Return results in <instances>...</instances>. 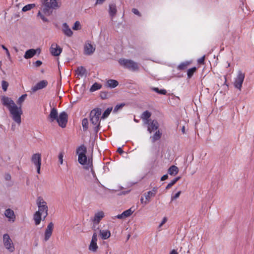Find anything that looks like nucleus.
Here are the masks:
<instances>
[{"label":"nucleus","instance_id":"nucleus-1","mask_svg":"<svg viewBox=\"0 0 254 254\" xmlns=\"http://www.w3.org/2000/svg\"><path fill=\"white\" fill-rule=\"evenodd\" d=\"M1 103L9 112L10 116L13 121L18 125L21 123V116L23 111L21 107L18 106L10 98L6 96L1 97Z\"/></svg>","mask_w":254,"mask_h":254},{"label":"nucleus","instance_id":"nucleus-2","mask_svg":"<svg viewBox=\"0 0 254 254\" xmlns=\"http://www.w3.org/2000/svg\"><path fill=\"white\" fill-rule=\"evenodd\" d=\"M102 113L101 109L95 108L92 110L90 114V121L91 124L94 126V130L97 133L100 128V118Z\"/></svg>","mask_w":254,"mask_h":254},{"label":"nucleus","instance_id":"nucleus-3","mask_svg":"<svg viewBox=\"0 0 254 254\" xmlns=\"http://www.w3.org/2000/svg\"><path fill=\"white\" fill-rule=\"evenodd\" d=\"M78 161L80 164L85 165L84 169L90 170L93 177H96L95 173L93 169L92 159H88L87 160L86 154L83 155L80 153L78 155Z\"/></svg>","mask_w":254,"mask_h":254},{"label":"nucleus","instance_id":"nucleus-4","mask_svg":"<svg viewBox=\"0 0 254 254\" xmlns=\"http://www.w3.org/2000/svg\"><path fill=\"white\" fill-rule=\"evenodd\" d=\"M43 5V12L48 15L51 14L52 10L58 7L57 0H41Z\"/></svg>","mask_w":254,"mask_h":254},{"label":"nucleus","instance_id":"nucleus-5","mask_svg":"<svg viewBox=\"0 0 254 254\" xmlns=\"http://www.w3.org/2000/svg\"><path fill=\"white\" fill-rule=\"evenodd\" d=\"M119 63L124 67L133 71H136L139 69L138 64L131 60L120 59Z\"/></svg>","mask_w":254,"mask_h":254},{"label":"nucleus","instance_id":"nucleus-6","mask_svg":"<svg viewBox=\"0 0 254 254\" xmlns=\"http://www.w3.org/2000/svg\"><path fill=\"white\" fill-rule=\"evenodd\" d=\"M3 244L5 248L10 253H12L15 250L14 245L12 240L8 234L3 235Z\"/></svg>","mask_w":254,"mask_h":254},{"label":"nucleus","instance_id":"nucleus-7","mask_svg":"<svg viewBox=\"0 0 254 254\" xmlns=\"http://www.w3.org/2000/svg\"><path fill=\"white\" fill-rule=\"evenodd\" d=\"M37 204L38 207V211L37 212H40L41 214L43 213L45 214L44 218L45 219L48 215V208L46 202L45 201L42 197H38L37 198Z\"/></svg>","mask_w":254,"mask_h":254},{"label":"nucleus","instance_id":"nucleus-8","mask_svg":"<svg viewBox=\"0 0 254 254\" xmlns=\"http://www.w3.org/2000/svg\"><path fill=\"white\" fill-rule=\"evenodd\" d=\"M245 77V73L241 70H239L237 76L235 78L234 85L236 88L239 89L240 91L241 90Z\"/></svg>","mask_w":254,"mask_h":254},{"label":"nucleus","instance_id":"nucleus-9","mask_svg":"<svg viewBox=\"0 0 254 254\" xmlns=\"http://www.w3.org/2000/svg\"><path fill=\"white\" fill-rule=\"evenodd\" d=\"M56 121L59 126L62 128L65 127L67 122V114L65 112L61 113Z\"/></svg>","mask_w":254,"mask_h":254},{"label":"nucleus","instance_id":"nucleus-10","mask_svg":"<svg viewBox=\"0 0 254 254\" xmlns=\"http://www.w3.org/2000/svg\"><path fill=\"white\" fill-rule=\"evenodd\" d=\"M62 52V49L56 43H53L50 48L51 54L54 56H59Z\"/></svg>","mask_w":254,"mask_h":254},{"label":"nucleus","instance_id":"nucleus-11","mask_svg":"<svg viewBox=\"0 0 254 254\" xmlns=\"http://www.w3.org/2000/svg\"><path fill=\"white\" fill-rule=\"evenodd\" d=\"M31 161L35 167L41 166V154L39 153L33 154L31 156Z\"/></svg>","mask_w":254,"mask_h":254},{"label":"nucleus","instance_id":"nucleus-12","mask_svg":"<svg viewBox=\"0 0 254 254\" xmlns=\"http://www.w3.org/2000/svg\"><path fill=\"white\" fill-rule=\"evenodd\" d=\"M4 214L9 222H14L15 221L16 216L13 210L12 209L10 208L6 209L4 211Z\"/></svg>","mask_w":254,"mask_h":254},{"label":"nucleus","instance_id":"nucleus-13","mask_svg":"<svg viewBox=\"0 0 254 254\" xmlns=\"http://www.w3.org/2000/svg\"><path fill=\"white\" fill-rule=\"evenodd\" d=\"M146 124L148 125L147 130L150 133L152 131L157 130L159 127V125L156 120H151L149 122V124Z\"/></svg>","mask_w":254,"mask_h":254},{"label":"nucleus","instance_id":"nucleus-14","mask_svg":"<svg viewBox=\"0 0 254 254\" xmlns=\"http://www.w3.org/2000/svg\"><path fill=\"white\" fill-rule=\"evenodd\" d=\"M95 50V47L90 43H86L84 46V53L86 55H92Z\"/></svg>","mask_w":254,"mask_h":254},{"label":"nucleus","instance_id":"nucleus-15","mask_svg":"<svg viewBox=\"0 0 254 254\" xmlns=\"http://www.w3.org/2000/svg\"><path fill=\"white\" fill-rule=\"evenodd\" d=\"M54 228V224L52 222H50L47 226L45 232V241H47L51 237Z\"/></svg>","mask_w":254,"mask_h":254},{"label":"nucleus","instance_id":"nucleus-16","mask_svg":"<svg viewBox=\"0 0 254 254\" xmlns=\"http://www.w3.org/2000/svg\"><path fill=\"white\" fill-rule=\"evenodd\" d=\"M62 30L64 35L68 37H71L73 33L68 24L65 22L63 23Z\"/></svg>","mask_w":254,"mask_h":254},{"label":"nucleus","instance_id":"nucleus-17","mask_svg":"<svg viewBox=\"0 0 254 254\" xmlns=\"http://www.w3.org/2000/svg\"><path fill=\"white\" fill-rule=\"evenodd\" d=\"M48 85V82L43 80L38 82L34 86L32 87V90L33 92H36L38 90L42 89L46 87Z\"/></svg>","mask_w":254,"mask_h":254},{"label":"nucleus","instance_id":"nucleus-18","mask_svg":"<svg viewBox=\"0 0 254 254\" xmlns=\"http://www.w3.org/2000/svg\"><path fill=\"white\" fill-rule=\"evenodd\" d=\"M133 212V211L129 208L126 211H124L121 214H119L115 216V218H118L120 219H125L129 216H130Z\"/></svg>","mask_w":254,"mask_h":254},{"label":"nucleus","instance_id":"nucleus-19","mask_svg":"<svg viewBox=\"0 0 254 254\" xmlns=\"http://www.w3.org/2000/svg\"><path fill=\"white\" fill-rule=\"evenodd\" d=\"M58 117L57 109L56 108H53L49 115V119L50 122H53L54 121H56L57 119H58Z\"/></svg>","mask_w":254,"mask_h":254},{"label":"nucleus","instance_id":"nucleus-20","mask_svg":"<svg viewBox=\"0 0 254 254\" xmlns=\"http://www.w3.org/2000/svg\"><path fill=\"white\" fill-rule=\"evenodd\" d=\"M37 51L40 52V50L39 49H37L36 50L31 49L27 50L24 55V58L26 59L32 58L34 55H35Z\"/></svg>","mask_w":254,"mask_h":254},{"label":"nucleus","instance_id":"nucleus-21","mask_svg":"<svg viewBox=\"0 0 254 254\" xmlns=\"http://www.w3.org/2000/svg\"><path fill=\"white\" fill-rule=\"evenodd\" d=\"M104 217V213L102 211H99L95 213L92 220L94 223L98 224Z\"/></svg>","mask_w":254,"mask_h":254},{"label":"nucleus","instance_id":"nucleus-22","mask_svg":"<svg viewBox=\"0 0 254 254\" xmlns=\"http://www.w3.org/2000/svg\"><path fill=\"white\" fill-rule=\"evenodd\" d=\"M151 115V113L148 111H145L142 114L141 119L144 121V124H149V122L151 121L149 119Z\"/></svg>","mask_w":254,"mask_h":254},{"label":"nucleus","instance_id":"nucleus-23","mask_svg":"<svg viewBox=\"0 0 254 254\" xmlns=\"http://www.w3.org/2000/svg\"><path fill=\"white\" fill-rule=\"evenodd\" d=\"M161 136L162 132L159 130L156 131L152 136H150L152 142L154 143L160 139Z\"/></svg>","mask_w":254,"mask_h":254},{"label":"nucleus","instance_id":"nucleus-24","mask_svg":"<svg viewBox=\"0 0 254 254\" xmlns=\"http://www.w3.org/2000/svg\"><path fill=\"white\" fill-rule=\"evenodd\" d=\"M106 84L108 87L114 88L118 85L119 82L116 80L109 79L107 81Z\"/></svg>","mask_w":254,"mask_h":254},{"label":"nucleus","instance_id":"nucleus-25","mask_svg":"<svg viewBox=\"0 0 254 254\" xmlns=\"http://www.w3.org/2000/svg\"><path fill=\"white\" fill-rule=\"evenodd\" d=\"M178 172H179L178 168L175 165L171 166L168 169V174L171 176L176 175L178 173Z\"/></svg>","mask_w":254,"mask_h":254},{"label":"nucleus","instance_id":"nucleus-26","mask_svg":"<svg viewBox=\"0 0 254 254\" xmlns=\"http://www.w3.org/2000/svg\"><path fill=\"white\" fill-rule=\"evenodd\" d=\"M144 195L145 198V200L144 201L145 205L148 204L150 201L151 198L155 196L153 193L151 192V191H148L147 192H145Z\"/></svg>","mask_w":254,"mask_h":254},{"label":"nucleus","instance_id":"nucleus-27","mask_svg":"<svg viewBox=\"0 0 254 254\" xmlns=\"http://www.w3.org/2000/svg\"><path fill=\"white\" fill-rule=\"evenodd\" d=\"M109 13L110 16L112 17H113L115 16L117 13V8L115 4H109Z\"/></svg>","mask_w":254,"mask_h":254},{"label":"nucleus","instance_id":"nucleus-28","mask_svg":"<svg viewBox=\"0 0 254 254\" xmlns=\"http://www.w3.org/2000/svg\"><path fill=\"white\" fill-rule=\"evenodd\" d=\"M100 234L103 240L107 239L111 236L110 232L109 230H100Z\"/></svg>","mask_w":254,"mask_h":254},{"label":"nucleus","instance_id":"nucleus-29","mask_svg":"<svg viewBox=\"0 0 254 254\" xmlns=\"http://www.w3.org/2000/svg\"><path fill=\"white\" fill-rule=\"evenodd\" d=\"M42 214L40 212H36L34 215V220L36 225H39L41 220Z\"/></svg>","mask_w":254,"mask_h":254},{"label":"nucleus","instance_id":"nucleus-30","mask_svg":"<svg viewBox=\"0 0 254 254\" xmlns=\"http://www.w3.org/2000/svg\"><path fill=\"white\" fill-rule=\"evenodd\" d=\"M87 148L84 145H81L76 149V153L79 155L80 153L83 155L86 154Z\"/></svg>","mask_w":254,"mask_h":254},{"label":"nucleus","instance_id":"nucleus-31","mask_svg":"<svg viewBox=\"0 0 254 254\" xmlns=\"http://www.w3.org/2000/svg\"><path fill=\"white\" fill-rule=\"evenodd\" d=\"M190 64V62H184L181 63L180 64L178 65L177 68L178 70H184L186 69L188 66Z\"/></svg>","mask_w":254,"mask_h":254},{"label":"nucleus","instance_id":"nucleus-32","mask_svg":"<svg viewBox=\"0 0 254 254\" xmlns=\"http://www.w3.org/2000/svg\"><path fill=\"white\" fill-rule=\"evenodd\" d=\"M86 71V69L82 66L78 67L76 70V74L80 76H83L85 74Z\"/></svg>","mask_w":254,"mask_h":254},{"label":"nucleus","instance_id":"nucleus-33","mask_svg":"<svg viewBox=\"0 0 254 254\" xmlns=\"http://www.w3.org/2000/svg\"><path fill=\"white\" fill-rule=\"evenodd\" d=\"M102 87L101 84L95 82L94 83L90 88V91L94 92L97 90L101 89Z\"/></svg>","mask_w":254,"mask_h":254},{"label":"nucleus","instance_id":"nucleus-34","mask_svg":"<svg viewBox=\"0 0 254 254\" xmlns=\"http://www.w3.org/2000/svg\"><path fill=\"white\" fill-rule=\"evenodd\" d=\"M98 249V246L96 242H90L89 250L93 252H96Z\"/></svg>","mask_w":254,"mask_h":254},{"label":"nucleus","instance_id":"nucleus-35","mask_svg":"<svg viewBox=\"0 0 254 254\" xmlns=\"http://www.w3.org/2000/svg\"><path fill=\"white\" fill-rule=\"evenodd\" d=\"M151 90L161 95H166L167 93V91L165 89H159L157 87H152L151 88Z\"/></svg>","mask_w":254,"mask_h":254},{"label":"nucleus","instance_id":"nucleus-36","mask_svg":"<svg viewBox=\"0 0 254 254\" xmlns=\"http://www.w3.org/2000/svg\"><path fill=\"white\" fill-rule=\"evenodd\" d=\"M196 70V68L195 67H193L192 68L189 69L187 71L188 78H190L193 75Z\"/></svg>","mask_w":254,"mask_h":254},{"label":"nucleus","instance_id":"nucleus-37","mask_svg":"<svg viewBox=\"0 0 254 254\" xmlns=\"http://www.w3.org/2000/svg\"><path fill=\"white\" fill-rule=\"evenodd\" d=\"M82 125L84 131L87 130L88 128V120L86 118H84L82 121Z\"/></svg>","mask_w":254,"mask_h":254},{"label":"nucleus","instance_id":"nucleus-38","mask_svg":"<svg viewBox=\"0 0 254 254\" xmlns=\"http://www.w3.org/2000/svg\"><path fill=\"white\" fill-rule=\"evenodd\" d=\"M180 179V177H176L172 180L166 187V189H170L172 186H173L176 182Z\"/></svg>","mask_w":254,"mask_h":254},{"label":"nucleus","instance_id":"nucleus-39","mask_svg":"<svg viewBox=\"0 0 254 254\" xmlns=\"http://www.w3.org/2000/svg\"><path fill=\"white\" fill-rule=\"evenodd\" d=\"M27 97V94H23L19 97L17 100V103L19 106L21 107V104L24 101Z\"/></svg>","mask_w":254,"mask_h":254},{"label":"nucleus","instance_id":"nucleus-40","mask_svg":"<svg viewBox=\"0 0 254 254\" xmlns=\"http://www.w3.org/2000/svg\"><path fill=\"white\" fill-rule=\"evenodd\" d=\"M112 110V108H108L103 113L101 118L104 119L108 117Z\"/></svg>","mask_w":254,"mask_h":254},{"label":"nucleus","instance_id":"nucleus-41","mask_svg":"<svg viewBox=\"0 0 254 254\" xmlns=\"http://www.w3.org/2000/svg\"><path fill=\"white\" fill-rule=\"evenodd\" d=\"M35 6L34 4H29L27 5H26L22 8V11H27L29 10H30L31 8H32Z\"/></svg>","mask_w":254,"mask_h":254},{"label":"nucleus","instance_id":"nucleus-42","mask_svg":"<svg viewBox=\"0 0 254 254\" xmlns=\"http://www.w3.org/2000/svg\"><path fill=\"white\" fill-rule=\"evenodd\" d=\"M72 29L74 30H78L81 29V25L80 23L78 21H76L74 24L73 26L72 27Z\"/></svg>","mask_w":254,"mask_h":254},{"label":"nucleus","instance_id":"nucleus-43","mask_svg":"<svg viewBox=\"0 0 254 254\" xmlns=\"http://www.w3.org/2000/svg\"><path fill=\"white\" fill-rule=\"evenodd\" d=\"M125 105V104L124 103L117 105L113 110V112H117L118 110L121 109Z\"/></svg>","mask_w":254,"mask_h":254},{"label":"nucleus","instance_id":"nucleus-44","mask_svg":"<svg viewBox=\"0 0 254 254\" xmlns=\"http://www.w3.org/2000/svg\"><path fill=\"white\" fill-rule=\"evenodd\" d=\"M8 86V83L7 82L2 80L1 82V86L3 90L4 91H6L7 90V87Z\"/></svg>","mask_w":254,"mask_h":254},{"label":"nucleus","instance_id":"nucleus-45","mask_svg":"<svg viewBox=\"0 0 254 254\" xmlns=\"http://www.w3.org/2000/svg\"><path fill=\"white\" fill-rule=\"evenodd\" d=\"M1 47L4 50V52H5L6 55L8 59L9 60H10V59H11L10 55L9 52L8 50L7 49V48L5 46H4L3 45H1Z\"/></svg>","mask_w":254,"mask_h":254},{"label":"nucleus","instance_id":"nucleus-46","mask_svg":"<svg viewBox=\"0 0 254 254\" xmlns=\"http://www.w3.org/2000/svg\"><path fill=\"white\" fill-rule=\"evenodd\" d=\"M181 193V191H179L174 195L171 196V201H173L174 199L178 198L180 196Z\"/></svg>","mask_w":254,"mask_h":254},{"label":"nucleus","instance_id":"nucleus-47","mask_svg":"<svg viewBox=\"0 0 254 254\" xmlns=\"http://www.w3.org/2000/svg\"><path fill=\"white\" fill-rule=\"evenodd\" d=\"M59 159L60 164L62 165L63 163V157H64V154L63 153L61 152L59 155Z\"/></svg>","mask_w":254,"mask_h":254},{"label":"nucleus","instance_id":"nucleus-48","mask_svg":"<svg viewBox=\"0 0 254 254\" xmlns=\"http://www.w3.org/2000/svg\"><path fill=\"white\" fill-rule=\"evenodd\" d=\"M38 15L40 16L42 20L44 22H47L48 19L46 18L42 14L40 11H39L38 13Z\"/></svg>","mask_w":254,"mask_h":254},{"label":"nucleus","instance_id":"nucleus-49","mask_svg":"<svg viewBox=\"0 0 254 254\" xmlns=\"http://www.w3.org/2000/svg\"><path fill=\"white\" fill-rule=\"evenodd\" d=\"M205 59V56H202L197 60V63L198 64H204V61Z\"/></svg>","mask_w":254,"mask_h":254},{"label":"nucleus","instance_id":"nucleus-50","mask_svg":"<svg viewBox=\"0 0 254 254\" xmlns=\"http://www.w3.org/2000/svg\"><path fill=\"white\" fill-rule=\"evenodd\" d=\"M132 12L134 14H136L139 16H141V14L139 12V11L136 9V8H133L132 9Z\"/></svg>","mask_w":254,"mask_h":254},{"label":"nucleus","instance_id":"nucleus-51","mask_svg":"<svg viewBox=\"0 0 254 254\" xmlns=\"http://www.w3.org/2000/svg\"><path fill=\"white\" fill-rule=\"evenodd\" d=\"M91 242H97V236L96 233H94L92 237V240Z\"/></svg>","mask_w":254,"mask_h":254},{"label":"nucleus","instance_id":"nucleus-52","mask_svg":"<svg viewBox=\"0 0 254 254\" xmlns=\"http://www.w3.org/2000/svg\"><path fill=\"white\" fill-rule=\"evenodd\" d=\"M167 218L166 217H164L163 218V220H162L161 223L159 224L158 228H160L162 226V225L167 222Z\"/></svg>","mask_w":254,"mask_h":254},{"label":"nucleus","instance_id":"nucleus-53","mask_svg":"<svg viewBox=\"0 0 254 254\" xmlns=\"http://www.w3.org/2000/svg\"><path fill=\"white\" fill-rule=\"evenodd\" d=\"M42 63L41 61H36L34 63V65L36 66V67H39L41 64H42Z\"/></svg>","mask_w":254,"mask_h":254},{"label":"nucleus","instance_id":"nucleus-54","mask_svg":"<svg viewBox=\"0 0 254 254\" xmlns=\"http://www.w3.org/2000/svg\"><path fill=\"white\" fill-rule=\"evenodd\" d=\"M158 190V188L157 187H154L152 190L151 191L152 193H154V194L155 195Z\"/></svg>","mask_w":254,"mask_h":254},{"label":"nucleus","instance_id":"nucleus-55","mask_svg":"<svg viewBox=\"0 0 254 254\" xmlns=\"http://www.w3.org/2000/svg\"><path fill=\"white\" fill-rule=\"evenodd\" d=\"M4 178L6 181H9L11 179V176L10 174H5Z\"/></svg>","mask_w":254,"mask_h":254},{"label":"nucleus","instance_id":"nucleus-56","mask_svg":"<svg viewBox=\"0 0 254 254\" xmlns=\"http://www.w3.org/2000/svg\"><path fill=\"white\" fill-rule=\"evenodd\" d=\"M168 176L167 174L164 175L161 177V181H165L168 179Z\"/></svg>","mask_w":254,"mask_h":254},{"label":"nucleus","instance_id":"nucleus-57","mask_svg":"<svg viewBox=\"0 0 254 254\" xmlns=\"http://www.w3.org/2000/svg\"><path fill=\"white\" fill-rule=\"evenodd\" d=\"M100 96L102 99H105L107 98V95L105 92H102L101 93Z\"/></svg>","mask_w":254,"mask_h":254},{"label":"nucleus","instance_id":"nucleus-58","mask_svg":"<svg viewBox=\"0 0 254 254\" xmlns=\"http://www.w3.org/2000/svg\"><path fill=\"white\" fill-rule=\"evenodd\" d=\"M169 254H179L176 250H173L170 252Z\"/></svg>","mask_w":254,"mask_h":254},{"label":"nucleus","instance_id":"nucleus-59","mask_svg":"<svg viewBox=\"0 0 254 254\" xmlns=\"http://www.w3.org/2000/svg\"><path fill=\"white\" fill-rule=\"evenodd\" d=\"M105 0H97L95 4H102Z\"/></svg>","mask_w":254,"mask_h":254},{"label":"nucleus","instance_id":"nucleus-60","mask_svg":"<svg viewBox=\"0 0 254 254\" xmlns=\"http://www.w3.org/2000/svg\"><path fill=\"white\" fill-rule=\"evenodd\" d=\"M36 169H37V172L38 174H40V168H41V166H36Z\"/></svg>","mask_w":254,"mask_h":254},{"label":"nucleus","instance_id":"nucleus-61","mask_svg":"<svg viewBox=\"0 0 254 254\" xmlns=\"http://www.w3.org/2000/svg\"><path fill=\"white\" fill-rule=\"evenodd\" d=\"M118 152L120 153V154H122L123 152H124V151L122 149V148L121 147H119L118 148Z\"/></svg>","mask_w":254,"mask_h":254},{"label":"nucleus","instance_id":"nucleus-62","mask_svg":"<svg viewBox=\"0 0 254 254\" xmlns=\"http://www.w3.org/2000/svg\"><path fill=\"white\" fill-rule=\"evenodd\" d=\"M181 130H182V132L183 133H185V127L184 126H183L181 129Z\"/></svg>","mask_w":254,"mask_h":254},{"label":"nucleus","instance_id":"nucleus-63","mask_svg":"<svg viewBox=\"0 0 254 254\" xmlns=\"http://www.w3.org/2000/svg\"><path fill=\"white\" fill-rule=\"evenodd\" d=\"M15 125L12 124V126H11V129L14 131L15 130Z\"/></svg>","mask_w":254,"mask_h":254},{"label":"nucleus","instance_id":"nucleus-64","mask_svg":"<svg viewBox=\"0 0 254 254\" xmlns=\"http://www.w3.org/2000/svg\"><path fill=\"white\" fill-rule=\"evenodd\" d=\"M140 201H141V202L142 203H144V201H144V199H143V197H141V198H140Z\"/></svg>","mask_w":254,"mask_h":254}]
</instances>
